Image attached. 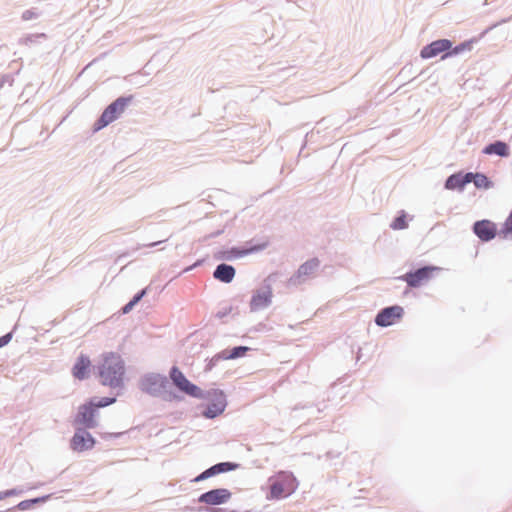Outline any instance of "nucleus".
Wrapping results in <instances>:
<instances>
[{"mask_svg":"<svg viewBox=\"0 0 512 512\" xmlns=\"http://www.w3.org/2000/svg\"><path fill=\"white\" fill-rule=\"evenodd\" d=\"M91 365L92 364L88 356L83 354L80 355L72 368V375L78 380L87 378Z\"/></svg>","mask_w":512,"mask_h":512,"instance_id":"13","label":"nucleus"},{"mask_svg":"<svg viewBox=\"0 0 512 512\" xmlns=\"http://www.w3.org/2000/svg\"><path fill=\"white\" fill-rule=\"evenodd\" d=\"M95 445L93 436L84 430L77 431L71 439V448L76 452L92 449Z\"/></svg>","mask_w":512,"mask_h":512,"instance_id":"11","label":"nucleus"},{"mask_svg":"<svg viewBox=\"0 0 512 512\" xmlns=\"http://www.w3.org/2000/svg\"><path fill=\"white\" fill-rule=\"evenodd\" d=\"M473 231L480 240L488 242L495 238L497 226L490 220H480L474 223Z\"/></svg>","mask_w":512,"mask_h":512,"instance_id":"10","label":"nucleus"},{"mask_svg":"<svg viewBox=\"0 0 512 512\" xmlns=\"http://www.w3.org/2000/svg\"><path fill=\"white\" fill-rule=\"evenodd\" d=\"M469 183L468 173L465 175L462 174H453L446 180L445 187L449 190L454 189H463L466 184Z\"/></svg>","mask_w":512,"mask_h":512,"instance_id":"18","label":"nucleus"},{"mask_svg":"<svg viewBox=\"0 0 512 512\" xmlns=\"http://www.w3.org/2000/svg\"><path fill=\"white\" fill-rule=\"evenodd\" d=\"M272 297V292L270 289L265 291L257 292L253 295L250 306L252 310H259L269 305Z\"/></svg>","mask_w":512,"mask_h":512,"instance_id":"17","label":"nucleus"},{"mask_svg":"<svg viewBox=\"0 0 512 512\" xmlns=\"http://www.w3.org/2000/svg\"><path fill=\"white\" fill-rule=\"evenodd\" d=\"M270 491L267 499L275 500L290 496L298 487V482L291 472L281 471L269 479Z\"/></svg>","mask_w":512,"mask_h":512,"instance_id":"2","label":"nucleus"},{"mask_svg":"<svg viewBox=\"0 0 512 512\" xmlns=\"http://www.w3.org/2000/svg\"><path fill=\"white\" fill-rule=\"evenodd\" d=\"M15 494H16V490H14V489L2 491V492H0V501L5 498L11 497Z\"/></svg>","mask_w":512,"mask_h":512,"instance_id":"29","label":"nucleus"},{"mask_svg":"<svg viewBox=\"0 0 512 512\" xmlns=\"http://www.w3.org/2000/svg\"><path fill=\"white\" fill-rule=\"evenodd\" d=\"M407 221H406V215L402 214L395 218L393 223L391 224L392 229L394 230H401L407 228Z\"/></svg>","mask_w":512,"mask_h":512,"instance_id":"26","label":"nucleus"},{"mask_svg":"<svg viewBox=\"0 0 512 512\" xmlns=\"http://www.w3.org/2000/svg\"><path fill=\"white\" fill-rule=\"evenodd\" d=\"M167 383L165 376L160 374H149L141 380V389L149 394H158Z\"/></svg>","mask_w":512,"mask_h":512,"instance_id":"8","label":"nucleus"},{"mask_svg":"<svg viewBox=\"0 0 512 512\" xmlns=\"http://www.w3.org/2000/svg\"><path fill=\"white\" fill-rule=\"evenodd\" d=\"M125 372V362L119 354L109 352L102 355L98 365V375L102 385L110 388L123 387Z\"/></svg>","mask_w":512,"mask_h":512,"instance_id":"1","label":"nucleus"},{"mask_svg":"<svg viewBox=\"0 0 512 512\" xmlns=\"http://www.w3.org/2000/svg\"><path fill=\"white\" fill-rule=\"evenodd\" d=\"M318 267H319L318 259H315V258L310 259V260L306 261L305 263H303L299 267V269L297 271V277L303 278V277L311 276L316 272Z\"/></svg>","mask_w":512,"mask_h":512,"instance_id":"19","label":"nucleus"},{"mask_svg":"<svg viewBox=\"0 0 512 512\" xmlns=\"http://www.w3.org/2000/svg\"><path fill=\"white\" fill-rule=\"evenodd\" d=\"M234 468H235V465H233L232 463H229V462L219 463V464H216V465L210 467L209 469L205 470L204 472H202L200 475H198L194 479V481L199 482V481L205 480L213 475H216V474L222 473V472H226V471L232 470Z\"/></svg>","mask_w":512,"mask_h":512,"instance_id":"15","label":"nucleus"},{"mask_svg":"<svg viewBox=\"0 0 512 512\" xmlns=\"http://www.w3.org/2000/svg\"><path fill=\"white\" fill-rule=\"evenodd\" d=\"M452 48V42L448 39H439L433 41L421 50V57L424 59L435 57L443 52H448Z\"/></svg>","mask_w":512,"mask_h":512,"instance_id":"12","label":"nucleus"},{"mask_svg":"<svg viewBox=\"0 0 512 512\" xmlns=\"http://www.w3.org/2000/svg\"><path fill=\"white\" fill-rule=\"evenodd\" d=\"M95 415L96 408L93 405V401H90L79 406L75 423L83 425L86 428H95L97 426Z\"/></svg>","mask_w":512,"mask_h":512,"instance_id":"7","label":"nucleus"},{"mask_svg":"<svg viewBox=\"0 0 512 512\" xmlns=\"http://www.w3.org/2000/svg\"><path fill=\"white\" fill-rule=\"evenodd\" d=\"M267 246H268V242L265 241V242H262V243L250 246L248 248H243V249L232 248L230 251L227 252L226 258L227 259L241 258V257H244L246 255L262 251L265 248H267Z\"/></svg>","mask_w":512,"mask_h":512,"instance_id":"14","label":"nucleus"},{"mask_svg":"<svg viewBox=\"0 0 512 512\" xmlns=\"http://www.w3.org/2000/svg\"><path fill=\"white\" fill-rule=\"evenodd\" d=\"M403 314L404 310L401 306L395 305L387 307L377 314L375 322L378 326L387 327L400 321Z\"/></svg>","mask_w":512,"mask_h":512,"instance_id":"6","label":"nucleus"},{"mask_svg":"<svg viewBox=\"0 0 512 512\" xmlns=\"http://www.w3.org/2000/svg\"><path fill=\"white\" fill-rule=\"evenodd\" d=\"M485 154L491 155L496 154L502 157L509 155V149L506 143L502 141H497L495 143H492L485 147L484 151Z\"/></svg>","mask_w":512,"mask_h":512,"instance_id":"21","label":"nucleus"},{"mask_svg":"<svg viewBox=\"0 0 512 512\" xmlns=\"http://www.w3.org/2000/svg\"><path fill=\"white\" fill-rule=\"evenodd\" d=\"M235 273L236 272L233 266L220 264L215 269L213 276L221 282L230 283L234 279Z\"/></svg>","mask_w":512,"mask_h":512,"instance_id":"16","label":"nucleus"},{"mask_svg":"<svg viewBox=\"0 0 512 512\" xmlns=\"http://www.w3.org/2000/svg\"><path fill=\"white\" fill-rule=\"evenodd\" d=\"M470 43L468 42H465V43H462L454 48H451L447 53H445L443 56H442V59H445L451 55H457L459 53H461L462 51L464 50H469L470 49Z\"/></svg>","mask_w":512,"mask_h":512,"instance_id":"23","label":"nucleus"},{"mask_svg":"<svg viewBox=\"0 0 512 512\" xmlns=\"http://www.w3.org/2000/svg\"><path fill=\"white\" fill-rule=\"evenodd\" d=\"M231 498V492L225 488L210 490L199 497V502L208 505H220Z\"/></svg>","mask_w":512,"mask_h":512,"instance_id":"9","label":"nucleus"},{"mask_svg":"<svg viewBox=\"0 0 512 512\" xmlns=\"http://www.w3.org/2000/svg\"><path fill=\"white\" fill-rule=\"evenodd\" d=\"M48 498H49V496H43V497L31 499V500H25L18 504V508L20 510H26V509H29L32 504L39 503V502H45Z\"/></svg>","mask_w":512,"mask_h":512,"instance_id":"25","label":"nucleus"},{"mask_svg":"<svg viewBox=\"0 0 512 512\" xmlns=\"http://www.w3.org/2000/svg\"><path fill=\"white\" fill-rule=\"evenodd\" d=\"M224 403L223 402H219L218 404H215L214 405V410H211L209 409L208 413L206 414L207 416H210V417H214L216 416L217 414L221 413L223 410H224Z\"/></svg>","mask_w":512,"mask_h":512,"instance_id":"28","label":"nucleus"},{"mask_svg":"<svg viewBox=\"0 0 512 512\" xmlns=\"http://www.w3.org/2000/svg\"><path fill=\"white\" fill-rule=\"evenodd\" d=\"M146 293V290H142L141 292H139L137 295H135L133 297V299L127 303L124 307H123V313H128L132 310V308L142 299V297L145 295Z\"/></svg>","mask_w":512,"mask_h":512,"instance_id":"24","label":"nucleus"},{"mask_svg":"<svg viewBox=\"0 0 512 512\" xmlns=\"http://www.w3.org/2000/svg\"><path fill=\"white\" fill-rule=\"evenodd\" d=\"M170 378L173 384L185 394L196 398L202 397L201 389L192 384L177 367L171 369Z\"/></svg>","mask_w":512,"mask_h":512,"instance_id":"5","label":"nucleus"},{"mask_svg":"<svg viewBox=\"0 0 512 512\" xmlns=\"http://www.w3.org/2000/svg\"><path fill=\"white\" fill-rule=\"evenodd\" d=\"M468 179H469V183L473 182L477 188L487 189L490 186V182H489L488 178L483 174L470 172V173H468Z\"/></svg>","mask_w":512,"mask_h":512,"instance_id":"22","label":"nucleus"},{"mask_svg":"<svg viewBox=\"0 0 512 512\" xmlns=\"http://www.w3.org/2000/svg\"><path fill=\"white\" fill-rule=\"evenodd\" d=\"M439 271L440 268L437 266H425L413 272H408L399 279L405 281L411 288H418L428 283Z\"/></svg>","mask_w":512,"mask_h":512,"instance_id":"4","label":"nucleus"},{"mask_svg":"<svg viewBox=\"0 0 512 512\" xmlns=\"http://www.w3.org/2000/svg\"><path fill=\"white\" fill-rule=\"evenodd\" d=\"M11 338H12L11 333H8V334L0 337V348L7 345L10 342Z\"/></svg>","mask_w":512,"mask_h":512,"instance_id":"30","label":"nucleus"},{"mask_svg":"<svg viewBox=\"0 0 512 512\" xmlns=\"http://www.w3.org/2000/svg\"><path fill=\"white\" fill-rule=\"evenodd\" d=\"M115 401H116L115 398L104 397V398H101L100 400H98L97 402L93 401V405L97 409V408H102V407H106L108 405H111Z\"/></svg>","mask_w":512,"mask_h":512,"instance_id":"27","label":"nucleus"},{"mask_svg":"<svg viewBox=\"0 0 512 512\" xmlns=\"http://www.w3.org/2000/svg\"><path fill=\"white\" fill-rule=\"evenodd\" d=\"M131 100L132 96L119 97L109 106H107L100 118L95 123L94 130L98 131L118 119L119 116L124 112L127 105L131 102Z\"/></svg>","mask_w":512,"mask_h":512,"instance_id":"3","label":"nucleus"},{"mask_svg":"<svg viewBox=\"0 0 512 512\" xmlns=\"http://www.w3.org/2000/svg\"><path fill=\"white\" fill-rule=\"evenodd\" d=\"M249 350L248 347L246 346H239V347H234L233 349H226V350H223L221 351L217 356L216 358L217 359H223V360H231V359H236L238 357H242L245 355V353Z\"/></svg>","mask_w":512,"mask_h":512,"instance_id":"20","label":"nucleus"}]
</instances>
